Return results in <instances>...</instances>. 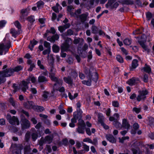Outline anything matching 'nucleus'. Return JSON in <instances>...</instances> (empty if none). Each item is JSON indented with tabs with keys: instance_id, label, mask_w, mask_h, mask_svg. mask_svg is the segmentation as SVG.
Returning a JSON list of instances; mask_svg holds the SVG:
<instances>
[{
	"instance_id": "obj_1",
	"label": "nucleus",
	"mask_w": 154,
	"mask_h": 154,
	"mask_svg": "<svg viewBox=\"0 0 154 154\" xmlns=\"http://www.w3.org/2000/svg\"><path fill=\"white\" fill-rule=\"evenodd\" d=\"M84 72L87 75L88 80H83L82 81L83 84L88 86H90L91 84V80L96 81L98 79L97 74L96 72H91L90 69L85 67V68Z\"/></svg>"
},
{
	"instance_id": "obj_2",
	"label": "nucleus",
	"mask_w": 154,
	"mask_h": 154,
	"mask_svg": "<svg viewBox=\"0 0 154 154\" xmlns=\"http://www.w3.org/2000/svg\"><path fill=\"white\" fill-rule=\"evenodd\" d=\"M30 81L34 83L36 82V78L33 76H30L26 79V81H23L20 84L19 87L24 92H26L27 90L28 89V85L30 83Z\"/></svg>"
},
{
	"instance_id": "obj_3",
	"label": "nucleus",
	"mask_w": 154,
	"mask_h": 154,
	"mask_svg": "<svg viewBox=\"0 0 154 154\" xmlns=\"http://www.w3.org/2000/svg\"><path fill=\"white\" fill-rule=\"evenodd\" d=\"M55 75V74L54 75V73H52L51 75H49L51 80L55 82V83L54 85L53 91H52V94H53V92L55 91V90L58 91L59 87L62 85L63 83L62 80L58 79Z\"/></svg>"
},
{
	"instance_id": "obj_4",
	"label": "nucleus",
	"mask_w": 154,
	"mask_h": 154,
	"mask_svg": "<svg viewBox=\"0 0 154 154\" xmlns=\"http://www.w3.org/2000/svg\"><path fill=\"white\" fill-rule=\"evenodd\" d=\"M14 73L13 70L12 68H10L6 69L3 71L0 72V75L5 79V81H6L5 77L11 76Z\"/></svg>"
},
{
	"instance_id": "obj_5",
	"label": "nucleus",
	"mask_w": 154,
	"mask_h": 154,
	"mask_svg": "<svg viewBox=\"0 0 154 154\" xmlns=\"http://www.w3.org/2000/svg\"><path fill=\"white\" fill-rule=\"evenodd\" d=\"M23 149L22 145H11L10 150L12 154H21V150Z\"/></svg>"
},
{
	"instance_id": "obj_6",
	"label": "nucleus",
	"mask_w": 154,
	"mask_h": 154,
	"mask_svg": "<svg viewBox=\"0 0 154 154\" xmlns=\"http://www.w3.org/2000/svg\"><path fill=\"white\" fill-rule=\"evenodd\" d=\"M148 94V91L146 90H142L139 92V94L136 98L137 100L140 102L141 100H144L146 98V95Z\"/></svg>"
},
{
	"instance_id": "obj_7",
	"label": "nucleus",
	"mask_w": 154,
	"mask_h": 154,
	"mask_svg": "<svg viewBox=\"0 0 154 154\" xmlns=\"http://www.w3.org/2000/svg\"><path fill=\"white\" fill-rule=\"evenodd\" d=\"M146 37V35H143L142 36H141V38H143V39L142 40H139L138 41V42L140 44V45L141 46L142 48L145 51H147V52L148 53H149L150 51V49L148 48H147V46L145 45L144 43L145 42H146V39L145 38V37Z\"/></svg>"
},
{
	"instance_id": "obj_8",
	"label": "nucleus",
	"mask_w": 154,
	"mask_h": 154,
	"mask_svg": "<svg viewBox=\"0 0 154 154\" xmlns=\"http://www.w3.org/2000/svg\"><path fill=\"white\" fill-rule=\"evenodd\" d=\"M52 137L50 136H47L45 138L42 137L39 141V144H42L43 143H50L52 140Z\"/></svg>"
},
{
	"instance_id": "obj_9",
	"label": "nucleus",
	"mask_w": 154,
	"mask_h": 154,
	"mask_svg": "<svg viewBox=\"0 0 154 154\" xmlns=\"http://www.w3.org/2000/svg\"><path fill=\"white\" fill-rule=\"evenodd\" d=\"M29 10L27 9H22L21 11V16L20 17V19L23 21H24L26 19V17L28 14Z\"/></svg>"
},
{
	"instance_id": "obj_10",
	"label": "nucleus",
	"mask_w": 154,
	"mask_h": 154,
	"mask_svg": "<svg viewBox=\"0 0 154 154\" xmlns=\"http://www.w3.org/2000/svg\"><path fill=\"white\" fill-rule=\"evenodd\" d=\"M139 81L138 78L133 77L128 80L127 83L130 85L133 86L138 83Z\"/></svg>"
},
{
	"instance_id": "obj_11",
	"label": "nucleus",
	"mask_w": 154,
	"mask_h": 154,
	"mask_svg": "<svg viewBox=\"0 0 154 154\" xmlns=\"http://www.w3.org/2000/svg\"><path fill=\"white\" fill-rule=\"evenodd\" d=\"M59 38V35L56 34L52 36L48 37L47 40L51 42L54 43L56 41L58 40Z\"/></svg>"
},
{
	"instance_id": "obj_12",
	"label": "nucleus",
	"mask_w": 154,
	"mask_h": 154,
	"mask_svg": "<svg viewBox=\"0 0 154 154\" xmlns=\"http://www.w3.org/2000/svg\"><path fill=\"white\" fill-rule=\"evenodd\" d=\"M24 106L27 109H34L35 105L32 101H28L24 103Z\"/></svg>"
},
{
	"instance_id": "obj_13",
	"label": "nucleus",
	"mask_w": 154,
	"mask_h": 154,
	"mask_svg": "<svg viewBox=\"0 0 154 154\" xmlns=\"http://www.w3.org/2000/svg\"><path fill=\"white\" fill-rule=\"evenodd\" d=\"M21 121L22 123L23 126L24 128L27 129L30 127V124L29 121L27 119L24 118L21 119Z\"/></svg>"
},
{
	"instance_id": "obj_14",
	"label": "nucleus",
	"mask_w": 154,
	"mask_h": 154,
	"mask_svg": "<svg viewBox=\"0 0 154 154\" xmlns=\"http://www.w3.org/2000/svg\"><path fill=\"white\" fill-rule=\"evenodd\" d=\"M138 66V61L136 59H134L133 60L131 65L130 67V70H133L136 69Z\"/></svg>"
},
{
	"instance_id": "obj_15",
	"label": "nucleus",
	"mask_w": 154,
	"mask_h": 154,
	"mask_svg": "<svg viewBox=\"0 0 154 154\" xmlns=\"http://www.w3.org/2000/svg\"><path fill=\"white\" fill-rule=\"evenodd\" d=\"M9 122L12 125H15L16 124L17 125H19L20 124L19 121L17 118L15 116H13L12 118Z\"/></svg>"
},
{
	"instance_id": "obj_16",
	"label": "nucleus",
	"mask_w": 154,
	"mask_h": 154,
	"mask_svg": "<svg viewBox=\"0 0 154 154\" xmlns=\"http://www.w3.org/2000/svg\"><path fill=\"white\" fill-rule=\"evenodd\" d=\"M81 13V9L80 8L78 9L75 11V12H71L70 13V15L72 17H74L76 18H78L79 17V15Z\"/></svg>"
},
{
	"instance_id": "obj_17",
	"label": "nucleus",
	"mask_w": 154,
	"mask_h": 154,
	"mask_svg": "<svg viewBox=\"0 0 154 154\" xmlns=\"http://www.w3.org/2000/svg\"><path fill=\"white\" fill-rule=\"evenodd\" d=\"M107 139L112 143H115L116 142V140L112 134H109L106 135Z\"/></svg>"
},
{
	"instance_id": "obj_18",
	"label": "nucleus",
	"mask_w": 154,
	"mask_h": 154,
	"mask_svg": "<svg viewBox=\"0 0 154 154\" xmlns=\"http://www.w3.org/2000/svg\"><path fill=\"white\" fill-rule=\"evenodd\" d=\"M122 126L127 130L130 128V125L128 122L125 119H123L122 122Z\"/></svg>"
},
{
	"instance_id": "obj_19",
	"label": "nucleus",
	"mask_w": 154,
	"mask_h": 154,
	"mask_svg": "<svg viewBox=\"0 0 154 154\" xmlns=\"http://www.w3.org/2000/svg\"><path fill=\"white\" fill-rule=\"evenodd\" d=\"M63 80L65 82L69 85H72L73 83V80L69 76L64 77Z\"/></svg>"
},
{
	"instance_id": "obj_20",
	"label": "nucleus",
	"mask_w": 154,
	"mask_h": 154,
	"mask_svg": "<svg viewBox=\"0 0 154 154\" xmlns=\"http://www.w3.org/2000/svg\"><path fill=\"white\" fill-rule=\"evenodd\" d=\"M88 15V13H86L85 14H82L80 15L79 17L80 20L81 22L83 23L86 21L87 17Z\"/></svg>"
},
{
	"instance_id": "obj_21",
	"label": "nucleus",
	"mask_w": 154,
	"mask_h": 154,
	"mask_svg": "<svg viewBox=\"0 0 154 154\" xmlns=\"http://www.w3.org/2000/svg\"><path fill=\"white\" fill-rule=\"evenodd\" d=\"M88 48V45L87 44H85L83 48H82L80 47L79 45L78 46V52L79 54H82V53L84 51L86 50Z\"/></svg>"
},
{
	"instance_id": "obj_22",
	"label": "nucleus",
	"mask_w": 154,
	"mask_h": 154,
	"mask_svg": "<svg viewBox=\"0 0 154 154\" xmlns=\"http://www.w3.org/2000/svg\"><path fill=\"white\" fill-rule=\"evenodd\" d=\"M70 47V45L64 43L61 46V50L65 51H68L69 50Z\"/></svg>"
},
{
	"instance_id": "obj_23",
	"label": "nucleus",
	"mask_w": 154,
	"mask_h": 154,
	"mask_svg": "<svg viewBox=\"0 0 154 154\" xmlns=\"http://www.w3.org/2000/svg\"><path fill=\"white\" fill-rule=\"evenodd\" d=\"M52 61L51 62L50 64V66H51V69H50V73L49 74V75H51V74L54 73V75L56 73V70L53 67V57H52Z\"/></svg>"
},
{
	"instance_id": "obj_24",
	"label": "nucleus",
	"mask_w": 154,
	"mask_h": 154,
	"mask_svg": "<svg viewBox=\"0 0 154 154\" xmlns=\"http://www.w3.org/2000/svg\"><path fill=\"white\" fill-rule=\"evenodd\" d=\"M77 147L79 148L80 147H82L83 149L82 150V152H88L89 150V147L87 145H77Z\"/></svg>"
},
{
	"instance_id": "obj_25",
	"label": "nucleus",
	"mask_w": 154,
	"mask_h": 154,
	"mask_svg": "<svg viewBox=\"0 0 154 154\" xmlns=\"http://www.w3.org/2000/svg\"><path fill=\"white\" fill-rule=\"evenodd\" d=\"M37 43L38 42L34 39L32 41H31L30 43L29 46V48L31 51H32L34 46L36 45Z\"/></svg>"
},
{
	"instance_id": "obj_26",
	"label": "nucleus",
	"mask_w": 154,
	"mask_h": 154,
	"mask_svg": "<svg viewBox=\"0 0 154 154\" xmlns=\"http://www.w3.org/2000/svg\"><path fill=\"white\" fill-rule=\"evenodd\" d=\"M136 146V145H132L131 146V150L133 154H140V152L138 151V149L135 146Z\"/></svg>"
},
{
	"instance_id": "obj_27",
	"label": "nucleus",
	"mask_w": 154,
	"mask_h": 154,
	"mask_svg": "<svg viewBox=\"0 0 154 154\" xmlns=\"http://www.w3.org/2000/svg\"><path fill=\"white\" fill-rule=\"evenodd\" d=\"M132 40L131 38H127L123 40V43L126 45H130L131 43Z\"/></svg>"
},
{
	"instance_id": "obj_28",
	"label": "nucleus",
	"mask_w": 154,
	"mask_h": 154,
	"mask_svg": "<svg viewBox=\"0 0 154 154\" xmlns=\"http://www.w3.org/2000/svg\"><path fill=\"white\" fill-rule=\"evenodd\" d=\"M38 81L39 82H47V79L46 77L41 75L38 77Z\"/></svg>"
},
{
	"instance_id": "obj_29",
	"label": "nucleus",
	"mask_w": 154,
	"mask_h": 154,
	"mask_svg": "<svg viewBox=\"0 0 154 154\" xmlns=\"http://www.w3.org/2000/svg\"><path fill=\"white\" fill-rule=\"evenodd\" d=\"M142 70H143L144 72L148 73H149L151 72L150 67L146 64H145V66L142 68Z\"/></svg>"
},
{
	"instance_id": "obj_30",
	"label": "nucleus",
	"mask_w": 154,
	"mask_h": 154,
	"mask_svg": "<svg viewBox=\"0 0 154 154\" xmlns=\"http://www.w3.org/2000/svg\"><path fill=\"white\" fill-rule=\"evenodd\" d=\"M122 3L127 5H132L134 4V2L130 0H122Z\"/></svg>"
},
{
	"instance_id": "obj_31",
	"label": "nucleus",
	"mask_w": 154,
	"mask_h": 154,
	"mask_svg": "<svg viewBox=\"0 0 154 154\" xmlns=\"http://www.w3.org/2000/svg\"><path fill=\"white\" fill-rule=\"evenodd\" d=\"M82 112L81 111H79V112H77V114H73V116L74 117L77 119H82Z\"/></svg>"
},
{
	"instance_id": "obj_32",
	"label": "nucleus",
	"mask_w": 154,
	"mask_h": 154,
	"mask_svg": "<svg viewBox=\"0 0 154 154\" xmlns=\"http://www.w3.org/2000/svg\"><path fill=\"white\" fill-rule=\"evenodd\" d=\"M31 149L29 145H26L24 147V151L25 154H28L30 151Z\"/></svg>"
},
{
	"instance_id": "obj_33",
	"label": "nucleus",
	"mask_w": 154,
	"mask_h": 154,
	"mask_svg": "<svg viewBox=\"0 0 154 154\" xmlns=\"http://www.w3.org/2000/svg\"><path fill=\"white\" fill-rule=\"evenodd\" d=\"M85 127H83L82 126H79L78 128L76 129L79 133L83 134L84 132V128Z\"/></svg>"
},
{
	"instance_id": "obj_34",
	"label": "nucleus",
	"mask_w": 154,
	"mask_h": 154,
	"mask_svg": "<svg viewBox=\"0 0 154 154\" xmlns=\"http://www.w3.org/2000/svg\"><path fill=\"white\" fill-rule=\"evenodd\" d=\"M32 140L35 141L38 138V134L37 132H33L31 135Z\"/></svg>"
},
{
	"instance_id": "obj_35",
	"label": "nucleus",
	"mask_w": 154,
	"mask_h": 154,
	"mask_svg": "<svg viewBox=\"0 0 154 154\" xmlns=\"http://www.w3.org/2000/svg\"><path fill=\"white\" fill-rule=\"evenodd\" d=\"M12 68L13 70V72L14 73V72H18L22 70L23 69V67L21 66H18L14 67V68Z\"/></svg>"
},
{
	"instance_id": "obj_36",
	"label": "nucleus",
	"mask_w": 154,
	"mask_h": 154,
	"mask_svg": "<svg viewBox=\"0 0 154 154\" xmlns=\"http://www.w3.org/2000/svg\"><path fill=\"white\" fill-rule=\"evenodd\" d=\"M52 50L54 52L57 53L59 51V48L56 45L54 44L52 46Z\"/></svg>"
},
{
	"instance_id": "obj_37",
	"label": "nucleus",
	"mask_w": 154,
	"mask_h": 154,
	"mask_svg": "<svg viewBox=\"0 0 154 154\" xmlns=\"http://www.w3.org/2000/svg\"><path fill=\"white\" fill-rule=\"evenodd\" d=\"M49 95V93L46 91H44L42 95V100L43 101H46Z\"/></svg>"
},
{
	"instance_id": "obj_38",
	"label": "nucleus",
	"mask_w": 154,
	"mask_h": 154,
	"mask_svg": "<svg viewBox=\"0 0 154 154\" xmlns=\"http://www.w3.org/2000/svg\"><path fill=\"white\" fill-rule=\"evenodd\" d=\"M10 33L12 34V36L16 38L17 35L18 34V32L15 29H11L10 30Z\"/></svg>"
},
{
	"instance_id": "obj_39",
	"label": "nucleus",
	"mask_w": 154,
	"mask_h": 154,
	"mask_svg": "<svg viewBox=\"0 0 154 154\" xmlns=\"http://www.w3.org/2000/svg\"><path fill=\"white\" fill-rule=\"evenodd\" d=\"M36 4L37 7L38 9L42 8L44 4V2L42 1H38Z\"/></svg>"
},
{
	"instance_id": "obj_40",
	"label": "nucleus",
	"mask_w": 154,
	"mask_h": 154,
	"mask_svg": "<svg viewBox=\"0 0 154 154\" xmlns=\"http://www.w3.org/2000/svg\"><path fill=\"white\" fill-rule=\"evenodd\" d=\"M51 51V49L50 48H47V49H45L42 52L43 54L45 55L46 54H48L47 58H48L49 57V54L50 53Z\"/></svg>"
},
{
	"instance_id": "obj_41",
	"label": "nucleus",
	"mask_w": 154,
	"mask_h": 154,
	"mask_svg": "<svg viewBox=\"0 0 154 154\" xmlns=\"http://www.w3.org/2000/svg\"><path fill=\"white\" fill-rule=\"evenodd\" d=\"M78 125L79 126H82L83 127H85V122L82 119L78 120Z\"/></svg>"
},
{
	"instance_id": "obj_42",
	"label": "nucleus",
	"mask_w": 154,
	"mask_h": 154,
	"mask_svg": "<svg viewBox=\"0 0 154 154\" xmlns=\"http://www.w3.org/2000/svg\"><path fill=\"white\" fill-rule=\"evenodd\" d=\"M34 109H36L38 111L42 112L45 109L42 106L35 105Z\"/></svg>"
},
{
	"instance_id": "obj_43",
	"label": "nucleus",
	"mask_w": 154,
	"mask_h": 154,
	"mask_svg": "<svg viewBox=\"0 0 154 154\" xmlns=\"http://www.w3.org/2000/svg\"><path fill=\"white\" fill-rule=\"evenodd\" d=\"M78 96V94L77 93L74 94L73 96L71 94L70 92H69L68 93V97L69 99L71 100H72L75 99Z\"/></svg>"
},
{
	"instance_id": "obj_44",
	"label": "nucleus",
	"mask_w": 154,
	"mask_h": 154,
	"mask_svg": "<svg viewBox=\"0 0 154 154\" xmlns=\"http://www.w3.org/2000/svg\"><path fill=\"white\" fill-rule=\"evenodd\" d=\"M5 45L3 43L0 44V55H2L4 52V47Z\"/></svg>"
},
{
	"instance_id": "obj_45",
	"label": "nucleus",
	"mask_w": 154,
	"mask_h": 154,
	"mask_svg": "<svg viewBox=\"0 0 154 154\" xmlns=\"http://www.w3.org/2000/svg\"><path fill=\"white\" fill-rule=\"evenodd\" d=\"M149 125L152 127L154 125V119L150 117L149 118Z\"/></svg>"
},
{
	"instance_id": "obj_46",
	"label": "nucleus",
	"mask_w": 154,
	"mask_h": 154,
	"mask_svg": "<svg viewBox=\"0 0 154 154\" xmlns=\"http://www.w3.org/2000/svg\"><path fill=\"white\" fill-rule=\"evenodd\" d=\"M37 65L39 68L42 70H44L45 68L43 64H42L40 60H38L37 61Z\"/></svg>"
},
{
	"instance_id": "obj_47",
	"label": "nucleus",
	"mask_w": 154,
	"mask_h": 154,
	"mask_svg": "<svg viewBox=\"0 0 154 154\" xmlns=\"http://www.w3.org/2000/svg\"><path fill=\"white\" fill-rule=\"evenodd\" d=\"M99 116H98V121L102 125L104 123L103 121V117L102 116V114H99Z\"/></svg>"
},
{
	"instance_id": "obj_48",
	"label": "nucleus",
	"mask_w": 154,
	"mask_h": 154,
	"mask_svg": "<svg viewBox=\"0 0 154 154\" xmlns=\"http://www.w3.org/2000/svg\"><path fill=\"white\" fill-rule=\"evenodd\" d=\"M11 45L10 43H9L8 45V46H6L5 45V47H4V54H5L8 51L9 48L11 47Z\"/></svg>"
},
{
	"instance_id": "obj_49",
	"label": "nucleus",
	"mask_w": 154,
	"mask_h": 154,
	"mask_svg": "<svg viewBox=\"0 0 154 154\" xmlns=\"http://www.w3.org/2000/svg\"><path fill=\"white\" fill-rule=\"evenodd\" d=\"M141 110L140 108H137V107H134L132 111L135 112L137 114H138L139 113Z\"/></svg>"
},
{
	"instance_id": "obj_50",
	"label": "nucleus",
	"mask_w": 154,
	"mask_h": 154,
	"mask_svg": "<svg viewBox=\"0 0 154 154\" xmlns=\"http://www.w3.org/2000/svg\"><path fill=\"white\" fill-rule=\"evenodd\" d=\"M92 32L94 34H96L97 32V28L95 26H93L91 28Z\"/></svg>"
},
{
	"instance_id": "obj_51",
	"label": "nucleus",
	"mask_w": 154,
	"mask_h": 154,
	"mask_svg": "<svg viewBox=\"0 0 154 154\" xmlns=\"http://www.w3.org/2000/svg\"><path fill=\"white\" fill-rule=\"evenodd\" d=\"M117 60L120 63L123 62V60L122 57L120 55H117L116 57Z\"/></svg>"
},
{
	"instance_id": "obj_52",
	"label": "nucleus",
	"mask_w": 154,
	"mask_h": 154,
	"mask_svg": "<svg viewBox=\"0 0 154 154\" xmlns=\"http://www.w3.org/2000/svg\"><path fill=\"white\" fill-rule=\"evenodd\" d=\"M30 132H27L25 135V140L26 142H28L30 138Z\"/></svg>"
},
{
	"instance_id": "obj_53",
	"label": "nucleus",
	"mask_w": 154,
	"mask_h": 154,
	"mask_svg": "<svg viewBox=\"0 0 154 154\" xmlns=\"http://www.w3.org/2000/svg\"><path fill=\"white\" fill-rule=\"evenodd\" d=\"M9 101L11 105L14 107H15L16 104L15 101L13 100V98H10L9 99Z\"/></svg>"
},
{
	"instance_id": "obj_54",
	"label": "nucleus",
	"mask_w": 154,
	"mask_h": 154,
	"mask_svg": "<svg viewBox=\"0 0 154 154\" xmlns=\"http://www.w3.org/2000/svg\"><path fill=\"white\" fill-rule=\"evenodd\" d=\"M146 17L147 19V20L149 21L150 20V19L152 17V14L150 12H147L146 14Z\"/></svg>"
},
{
	"instance_id": "obj_55",
	"label": "nucleus",
	"mask_w": 154,
	"mask_h": 154,
	"mask_svg": "<svg viewBox=\"0 0 154 154\" xmlns=\"http://www.w3.org/2000/svg\"><path fill=\"white\" fill-rule=\"evenodd\" d=\"M27 20L30 23H32L35 21V19L33 16H30L28 17Z\"/></svg>"
},
{
	"instance_id": "obj_56",
	"label": "nucleus",
	"mask_w": 154,
	"mask_h": 154,
	"mask_svg": "<svg viewBox=\"0 0 154 154\" xmlns=\"http://www.w3.org/2000/svg\"><path fill=\"white\" fill-rule=\"evenodd\" d=\"M6 23V21L5 20L0 21V28H2L5 26Z\"/></svg>"
},
{
	"instance_id": "obj_57",
	"label": "nucleus",
	"mask_w": 154,
	"mask_h": 154,
	"mask_svg": "<svg viewBox=\"0 0 154 154\" xmlns=\"http://www.w3.org/2000/svg\"><path fill=\"white\" fill-rule=\"evenodd\" d=\"M65 43L71 45L72 44V40L71 38H68L66 40Z\"/></svg>"
},
{
	"instance_id": "obj_58",
	"label": "nucleus",
	"mask_w": 154,
	"mask_h": 154,
	"mask_svg": "<svg viewBox=\"0 0 154 154\" xmlns=\"http://www.w3.org/2000/svg\"><path fill=\"white\" fill-rule=\"evenodd\" d=\"M14 24L15 26L18 29H20L21 28V25L19 22L18 21H16L14 23Z\"/></svg>"
},
{
	"instance_id": "obj_59",
	"label": "nucleus",
	"mask_w": 154,
	"mask_h": 154,
	"mask_svg": "<svg viewBox=\"0 0 154 154\" xmlns=\"http://www.w3.org/2000/svg\"><path fill=\"white\" fill-rule=\"evenodd\" d=\"M44 45L45 47L47 48L51 49L50 44L47 42L46 41H44Z\"/></svg>"
},
{
	"instance_id": "obj_60",
	"label": "nucleus",
	"mask_w": 154,
	"mask_h": 154,
	"mask_svg": "<svg viewBox=\"0 0 154 154\" xmlns=\"http://www.w3.org/2000/svg\"><path fill=\"white\" fill-rule=\"evenodd\" d=\"M66 33L67 35L71 36L73 35L74 32L71 29H69L67 31Z\"/></svg>"
},
{
	"instance_id": "obj_61",
	"label": "nucleus",
	"mask_w": 154,
	"mask_h": 154,
	"mask_svg": "<svg viewBox=\"0 0 154 154\" xmlns=\"http://www.w3.org/2000/svg\"><path fill=\"white\" fill-rule=\"evenodd\" d=\"M78 76L77 73L75 71H73L71 72L70 74V77H72L73 78H76Z\"/></svg>"
},
{
	"instance_id": "obj_62",
	"label": "nucleus",
	"mask_w": 154,
	"mask_h": 154,
	"mask_svg": "<svg viewBox=\"0 0 154 154\" xmlns=\"http://www.w3.org/2000/svg\"><path fill=\"white\" fill-rule=\"evenodd\" d=\"M58 29L61 33H62L66 30L63 26H59L58 27Z\"/></svg>"
},
{
	"instance_id": "obj_63",
	"label": "nucleus",
	"mask_w": 154,
	"mask_h": 154,
	"mask_svg": "<svg viewBox=\"0 0 154 154\" xmlns=\"http://www.w3.org/2000/svg\"><path fill=\"white\" fill-rule=\"evenodd\" d=\"M112 105L115 107H119V103L117 101H113L112 102Z\"/></svg>"
},
{
	"instance_id": "obj_64",
	"label": "nucleus",
	"mask_w": 154,
	"mask_h": 154,
	"mask_svg": "<svg viewBox=\"0 0 154 154\" xmlns=\"http://www.w3.org/2000/svg\"><path fill=\"white\" fill-rule=\"evenodd\" d=\"M45 149L48 151V152L50 153L51 152L52 149H51V147L50 145H46Z\"/></svg>"
}]
</instances>
